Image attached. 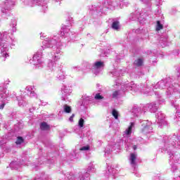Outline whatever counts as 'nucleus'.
Listing matches in <instances>:
<instances>
[{"label":"nucleus","instance_id":"412c9836","mask_svg":"<svg viewBox=\"0 0 180 180\" xmlns=\"http://www.w3.org/2000/svg\"><path fill=\"white\" fill-rule=\"evenodd\" d=\"M120 86H121L120 90H116L112 93V97L113 99H117L118 98H120L121 95H123V94H124L125 91H123V90H122V86L120 85Z\"/></svg>","mask_w":180,"mask_h":180},{"label":"nucleus","instance_id":"338daca9","mask_svg":"<svg viewBox=\"0 0 180 180\" xmlns=\"http://www.w3.org/2000/svg\"><path fill=\"white\" fill-rule=\"evenodd\" d=\"M127 147H129V145H127Z\"/></svg>","mask_w":180,"mask_h":180},{"label":"nucleus","instance_id":"a19ab883","mask_svg":"<svg viewBox=\"0 0 180 180\" xmlns=\"http://www.w3.org/2000/svg\"><path fill=\"white\" fill-rule=\"evenodd\" d=\"M112 77H120V73H119V70H115L111 72Z\"/></svg>","mask_w":180,"mask_h":180},{"label":"nucleus","instance_id":"4d7b16f0","mask_svg":"<svg viewBox=\"0 0 180 180\" xmlns=\"http://www.w3.org/2000/svg\"><path fill=\"white\" fill-rule=\"evenodd\" d=\"M41 105V106H46V105H47V102H42Z\"/></svg>","mask_w":180,"mask_h":180},{"label":"nucleus","instance_id":"ea45409f","mask_svg":"<svg viewBox=\"0 0 180 180\" xmlns=\"http://www.w3.org/2000/svg\"><path fill=\"white\" fill-rule=\"evenodd\" d=\"M163 25L161 24L160 21L157 22V26H156V30L158 32V30H161L162 29Z\"/></svg>","mask_w":180,"mask_h":180},{"label":"nucleus","instance_id":"4468645a","mask_svg":"<svg viewBox=\"0 0 180 180\" xmlns=\"http://www.w3.org/2000/svg\"><path fill=\"white\" fill-rule=\"evenodd\" d=\"M120 5V0H115V1H112V0H107V3H104L105 8H108V9H115L117 8Z\"/></svg>","mask_w":180,"mask_h":180},{"label":"nucleus","instance_id":"bf43d9fd","mask_svg":"<svg viewBox=\"0 0 180 180\" xmlns=\"http://www.w3.org/2000/svg\"><path fill=\"white\" fill-rule=\"evenodd\" d=\"M133 149H134V150H137V146H133Z\"/></svg>","mask_w":180,"mask_h":180},{"label":"nucleus","instance_id":"f257e3e1","mask_svg":"<svg viewBox=\"0 0 180 180\" xmlns=\"http://www.w3.org/2000/svg\"><path fill=\"white\" fill-rule=\"evenodd\" d=\"M164 140L165 147L169 156V162L170 165H172V171L174 175V180H180V166L179 168L177 169L176 165H174L179 162V155L172 152L174 148H179L180 136L178 137L176 135H173L172 136H169V139L165 137Z\"/></svg>","mask_w":180,"mask_h":180},{"label":"nucleus","instance_id":"cd10ccee","mask_svg":"<svg viewBox=\"0 0 180 180\" xmlns=\"http://www.w3.org/2000/svg\"><path fill=\"white\" fill-rule=\"evenodd\" d=\"M159 43L162 47H165L166 46H168L167 37L164 38L163 37H161Z\"/></svg>","mask_w":180,"mask_h":180},{"label":"nucleus","instance_id":"f8f14e48","mask_svg":"<svg viewBox=\"0 0 180 180\" xmlns=\"http://www.w3.org/2000/svg\"><path fill=\"white\" fill-rule=\"evenodd\" d=\"M25 5L29 6H34V5H41L43 9H47V4L44 2V0H25Z\"/></svg>","mask_w":180,"mask_h":180},{"label":"nucleus","instance_id":"a18cd8bd","mask_svg":"<svg viewBox=\"0 0 180 180\" xmlns=\"http://www.w3.org/2000/svg\"><path fill=\"white\" fill-rule=\"evenodd\" d=\"M79 150L80 151H88L89 150V146H83Z\"/></svg>","mask_w":180,"mask_h":180},{"label":"nucleus","instance_id":"8fccbe9b","mask_svg":"<svg viewBox=\"0 0 180 180\" xmlns=\"http://www.w3.org/2000/svg\"><path fill=\"white\" fill-rule=\"evenodd\" d=\"M74 117H75V114H72L70 118H69V121L70 122H74Z\"/></svg>","mask_w":180,"mask_h":180},{"label":"nucleus","instance_id":"de8ad7c7","mask_svg":"<svg viewBox=\"0 0 180 180\" xmlns=\"http://www.w3.org/2000/svg\"><path fill=\"white\" fill-rule=\"evenodd\" d=\"M135 33H136L137 34H140V33H143V30L139 28L135 30Z\"/></svg>","mask_w":180,"mask_h":180},{"label":"nucleus","instance_id":"6e6552de","mask_svg":"<svg viewBox=\"0 0 180 180\" xmlns=\"http://www.w3.org/2000/svg\"><path fill=\"white\" fill-rule=\"evenodd\" d=\"M72 91L71 90V87L68 86L67 85H63L61 88V100L64 102H71V99H70V95Z\"/></svg>","mask_w":180,"mask_h":180},{"label":"nucleus","instance_id":"864d4df0","mask_svg":"<svg viewBox=\"0 0 180 180\" xmlns=\"http://www.w3.org/2000/svg\"><path fill=\"white\" fill-rule=\"evenodd\" d=\"M4 118L2 117V115L0 114V126L3 123Z\"/></svg>","mask_w":180,"mask_h":180},{"label":"nucleus","instance_id":"5fc2aeb1","mask_svg":"<svg viewBox=\"0 0 180 180\" xmlns=\"http://www.w3.org/2000/svg\"><path fill=\"white\" fill-rule=\"evenodd\" d=\"M11 98H13V96H16V93L15 91H13L12 94L10 95Z\"/></svg>","mask_w":180,"mask_h":180},{"label":"nucleus","instance_id":"c85d7f7f","mask_svg":"<svg viewBox=\"0 0 180 180\" xmlns=\"http://www.w3.org/2000/svg\"><path fill=\"white\" fill-rule=\"evenodd\" d=\"M20 167V164L18 161H13L10 163L11 169H18Z\"/></svg>","mask_w":180,"mask_h":180},{"label":"nucleus","instance_id":"6ab92c4d","mask_svg":"<svg viewBox=\"0 0 180 180\" xmlns=\"http://www.w3.org/2000/svg\"><path fill=\"white\" fill-rule=\"evenodd\" d=\"M119 170L117 168H115V167H108V172L106 173L107 176H110V178H112V179H115V175L117 174Z\"/></svg>","mask_w":180,"mask_h":180},{"label":"nucleus","instance_id":"1a4fd4ad","mask_svg":"<svg viewBox=\"0 0 180 180\" xmlns=\"http://www.w3.org/2000/svg\"><path fill=\"white\" fill-rule=\"evenodd\" d=\"M141 123V131L143 134H148V133H151L153 131V123H151V122L148 120H143Z\"/></svg>","mask_w":180,"mask_h":180},{"label":"nucleus","instance_id":"473e14b6","mask_svg":"<svg viewBox=\"0 0 180 180\" xmlns=\"http://www.w3.org/2000/svg\"><path fill=\"white\" fill-rule=\"evenodd\" d=\"M16 25H17L16 20L15 19L11 20V23L10 24V26H11L13 32H16Z\"/></svg>","mask_w":180,"mask_h":180},{"label":"nucleus","instance_id":"69168bd1","mask_svg":"<svg viewBox=\"0 0 180 180\" xmlns=\"http://www.w3.org/2000/svg\"><path fill=\"white\" fill-rule=\"evenodd\" d=\"M111 151H113V149H111Z\"/></svg>","mask_w":180,"mask_h":180},{"label":"nucleus","instance_id":"72a5a7b5","mask_svg":"<svg viewBox=\"0 0 180 180\" xmlns=\"http://www.w3.org/2000/svg\"><path fill=\"white\" fill-rule=\"evenodd\" d=\"M34 86H27L25 88V91H27V95H30V93L34 91Z\"/></svg>","mask_w":180,"mask_h":180},{"label":"nucleus","instance_id":"2eb2a0df","mask_svg":"<svg viewBox=\"0 0 180 180\" xmlns=\"http://www.w3.org/2000/svg\"><path fill=\"white\" fill-rule=\"evenodd\" d=\"M71 28L68 25H63L62 27V30L60 31V36L61 37H71V32H70Z\"/></svg>","mask_w":180,"mask_h":180},{"label":"nucleus","instance_id":"4c0bfd02","mask_svg":"<svg viewBox=\"0 0 180 180\" xmlns=\"http://www.w3.org/2000/svg\"><path fill=\"white\" fill-rule=\"evenodd\" d=\"M112 115L115 117V119H116L117 120V119H119V112H117V110H112Z\"/></svg>","mask_w":180,"mask_h":180},{"label":"nucleus","instance_id":"39448f33","mask_svg":"<svg viewBox=\"0 0 180 180\" xmlns=\"http://www.w3.org/2000/svg\"><path fill=\"white\" fill-rule=\"evenodd\" d=\"M60 46H61L60 43V38L56 36H53L52 37L45 38L42 41L41 48L42 50H45L46 49L56 50L57 49H60Z\"/></svg>","mask_w":180,"mask_h":180},{"label":"nucleus","instance_id":"393cba45","mask_svg":"<svg viewBox=\"0 0 180 180\" xmlns=\"http://www.w3.org/2000/svg\"><path fill=\"white\" fill-rule=\"evenodd\" d=\"M57 65L56 64V62H53L51 60H49L48 61L47 70H49V71H54Z\"/></svg>","mask_w":180,"mask_h":180},{"label":"nucleus","instance_id":"ddd939ff","mask_svg":"<svg viewBox=\"0 0 180 180\" xmlns=\"http://www.w3.org/2000/svg\"><path fill=\"white\" fill-rule=\"evenodd\" d=\"M15 6V1L12 0H7L4 3V6L1 8L2 13H7L8 11H11Z\"/></svg>","mask_w":180,"mask_h":180},{"label":"nucleus","instance_id":"f03ea898","mask_svg":"<svg viewBox=\"0 0 180 180\" xmlns=\"http://www.w3.org/2000/svg\"><path fill=\"white\" fill-rule=\"evenodd\" d=\"M123 91V92H126V91H134V92H137L138 91H140L143 94H150L151 92V88L150 86L148 85H137L134 84V82H123L120 81V79H117L115 80V84L113 85L114 88L117 89L118 88H120Z\"/></svg>","mask_w":180,"mask_h":180},{"label":"nucleus","instance_id":"dca6fc26","mask_svg":"<svg viewBox=\"0 0 180 180\" xmlns=\"http://www.w3.org/2000/svg\"><path fill=\"white\" fill-rule=\"evenodd\" d=\"M135 126H136L135 122H130L129 126L124 131L123 136L129 137L130 136H131V133L133 132V130H134Z\"/></svg>","mask_w":180,"mask_h":180},{"label":"nucleus","instance_id":"58836bf2","mask_svg":"<svg viewBox=\"0 0 180 180\" xmlns=\"http://www.w3.org/2000/svg\"><path fill=\"white\" fill-rule=\"evenodd\" d=\"M30 96V98H34L35 99H37V98H39V96L37 95V94H36V92H34V90L30 93V94L28 95Z\"/></svg>","mask_w":180,"mask_h":180},{"label":"nucleus","instance_id":"603ef678","mask_svg":"<svg viewBox=\"0 0 180 180\" xmlns=\"http://www.w3.org/2000/svg\"><path fill=\"white\" fill-rule=\"evenodd\" d=\"M172 106H174L176 109H179V105H176L175 103H172Z\"/></svg>","mask_w":180,"mask_h":180},{"label":"nucleus","instance_id":"680f3d73","mask_svg":"<svg viewBox=\"0 0 180 180\" xmlns=\"http://www.w3.org/2000/svg\"><path fill=\"white\" fill-rule=\"evenodd\" d=\"M25 165V163H21V165Z\"/></svg>","mask_w":180,"mask_h":180},{"label":"nucleus","instance_id":"052dcab7","mask_svg":"<svg viewBox=\"0 0 180 180\" xmlns=\"http://www.w3.org/2000/svg\"><path fill=\"white\" fill-rule=\"evenodd\" d=\"M75 158H78V156H77V155H75Z\"/></svg>","mask_w":180,"mask_h":180},{"label":"nucleus","instance_id":"774afa93","mask_svg":"<svg viewBox=\"0 0 180 180\" xmlns=\"http://www.w3.org/2000/svg\"><path fill=\"white\" fill-rule=\"evenodd\" d=\"M56 1H58V0H56Z\"/></svg>","mask_w":180,"mask_h":180},{"label":"nucleus","instance_id":"c9c22d12","mask_svg":"<svg viewBox=\"0 0 180 180\" xmlns=\"http://www.w3.org/2000/svg\"><path fill=\"white\" fill-rule=\"evenodd\" d=\"M63 111L65 113H71V108L70 107V105H65L63 106Z\"/></svg>","mask_w":180,"mask_h":180},{"label":"nucleus","instance_id":"7ed1b4c3","mask_svg":"<svg viewBox=\"0 0 180 180\" xmlns=\"http://www.w3.org/2000/svg\"><path fill=\"white\" fill-rule=\"evenodd\" d=\"M15 44H16V39L8 35V32L0 33V53L1 58H2L3 61H5L9 57V53H8L9 51V46L13 48Z\"/></svg>","mask_w":180,"mask_h":180},{"label":"nucleus","instance_id":"20e7f679","mask_svg":"<svg viewBox=\"0 0 180 180\" xmlns=\"http://www.w3.org/2000/svg\"><path fill=\"white\" fill-rule=\"evenodd\" d=\"M91 172H95V165L94 163L89 164L87 170L84 173H79L75 176H72V173H68L65 180H85V178H89Z\"/></svg>","mask_w":180,"mask_h":180},{"label":"nucleus","instance_id":"e433bc0d","mask_svg":"<svg viewBox=\"0 0 180 180\" xmlns=\"http://www.w3.org/2000/svg\"><path fill=\"white\" fill-rule=\"evenodd\" d=\"M23 141H25V139H23V138L21 136H18L17 137V141H15V143L17 144V146H19L22 144Z\"/></svg>","mask_w":180,"mask_h":180},{"label":"nucleus","instance_id":"13d9d810","mask_svg":"<svg viewBox=\"0 0 180 180\" xmlns=\"http://www.w3.org/2000/svg\"><path fill=\"white\" fill-rule=\"evenodd\" d=\"M9 82H11V81H9V80L6 81V85H9Z\"/></svg>","mask_w":180,"mask_h":180},{"label":"nucleus","instance_id":"bb28decb","mask_svg":"<svg viewBox=\"0 0 180 180\" xmlns=\"http://www.w3.org/2000/svg\"><path fill=\"white\" fill-rule=\"evenodd\" d=\"M56 78L59 79V81H63V79H65V73L63 72L61 70L58 71V75H56Z\"/></svg>","mask_w":180,"mask_h":180},{"label":"nucleus","instance_id":"49530a36","mask_svg":"<svg viewBox=\"0 0 180 180\" xmlns=\"http://www.w3.org/2000/svg\"><path fill=\"white\" fill-rule=\"evenodd\" d=\"M84 119L81 118L79 120V127H84Z\"/></svg>","mask_w":180,"mask_h":180},{"label":"nucleus","instance_id":"aec40b11","mask_svg":"<svg viewBox=\"0 0 180 180\" xmlns=\"http://www.w3.org/2000/svg\"><path fill=\"white\" fill-rule=\"evenodd\" d=\"M141 110H141V108L137 105H134L131 110L132 116H134V117H139V116L141 115Z\"/></svg>","mask_w":180,"mask_h":180},{"label":"nucleus","instance_id":"2f4dec72","mask_svg":"<svg viewBox=\"0 0 180 180\" xmlns=\"http://www.w3.org/2000/svg\"><path fill=\"white\" fill-rule=\"evenodd\" d=\"M8 143V138H6V136H3L0 138V147H2L4 144H6Z\"/></svg>","mask_w":180,"mask_h":180},{"label":"nucleus","instance_id":"b1692460","mask_svg":"<svg viewBox=\"0 0 180 180\" xmlns=\"http://www.w3.org/2000/svg\"><path fill=\"white\" fill-rule=\"evenodd\" d=\"M53 60L55 61H58L61 58V50L59 49H56V51L54 53V56L52 57Z\"/></svg>","mask_w":180,"mask_h":180},{"label":"nucleus","instance_id":"f3484780","mask_svg":"<svg viewBox=\"0 0 180 180\" xmlns=\"http://www.w3.org/2000/svg\"><path fill=\"white\" fill-rule=\"evenodd\" d=\"M155 117L157 119V122L160 124V126L167 124V122L165 121V115H164V113L159 112L156 114Z\"/></svg>","mask_w":180,"mask_h":180},{"label":"nucleus","instance_id":"5701e85b","mask_svg":"<svg viewBox=\"0 0 180 180\" xmlns=\"http://www.w3.org/2000/svg\"><path fill=\"white\" fill-rule=\"evenodd\" d=\"M136 160H137V154L131 153L129 157V162L131 167H136Z\"/></svg>","mask_w":180,"mask_h":180},{"label":"nucleus","instance_id":"423d86ee","mask_svg":"<svg viewBox=\"0 0 180 180\" xmlns=\"http://www.w3.org/2000/svg\"><path fill=\"white\" fill-rule=\"evenodd\" d=\"M43 51H44V50L41 48L39 49L32 57V63L36 68H41L44 64V60H43Z\"/></svg>","mask_w":180,"mask_h":180},{"label":"nucleus","instance_id":"0eeeda50","mask_svg":"<svg viewBox=\"0 0 180 180\" xmlns=\"http://www.w3.org/2000/svg\"><path fill=\"white\" fill-rule=\"evenodd\" d=\"M9 96V91L4 86H0V110H3L6 105V98Z\"/></svg>","mask_w":180,"mask_h":180},{"label":"nucleus","instance_id":"a211bd4d","mask_svg":"<svg viewBox=\"0 0 180 180\" xmlns=\"http://www.w3.org/2000/svg\"><path fill=\"white\" fill-rule=\"evenodd\" d=\"M130 20H141L143 17H141V13L140 10H136L134 13H131L129 16Z\"/></svg>","mask_w":180,"mask_h":180},{"label":"nucleus","instance_id":"6e6d98bb","mask_svg":"<svg viewBox=\"0 0 180 180\" xmlns=\"http://www.w3.org/2000/svg\"><path fill=\"white\" fill-rule=\"evenodd\" d=\"M72 70H79V67L73 66V67L72 68Z\"/></svg>","mask_w":180,"mask_h":180},{"label":"nucleus","instance_id":"4be33fe9","mask_svg":"<svg viewBox=\"0 0 180 180\" xmlns=\"http://www.w3.org/2000/svg\"><path fill=\"white\" fill-rule=\"evenodd\" d=\"M90 101H92V97L89 96H82V106H86V105L89 104Z\"/></svg>","mask_w":180,"mask_h":180},{"label":"nucleus","instance_id":"f704fd0d","mask_svg":"<svg viewBox=\"0 0 180 180\" xmlns=\"http://www.w3.org/2000/svg\"><path fill=\"white\" fill-rule=\"evenodd\" d=\"M134 65L137 67L143 65V58H138L136 60L134 61Z\"/></svg>","mask_w":180,"mask_h":180},{"label":"nucleus","instance_id":"9b49d317","mask_svg":"<svg viewBox=\"0 0 180 180\" xmlns=\"http://www.w3.org/2000/svg\"><path fill=\"white\" fill-rule=\"evenodd\" d=\"M148 110H149L150 113H155V112L158 110V104L157 102H152L143 106L142 112H143V113H146Z\"/></svg>","mask_w":180,"mask_h":180},{"label":"nucleus","instance_id":"9d476101","mask_svg":"<svg viewBox=\"0 0 180 180\" xmlns=\"http://www.w3.org/2000/svg\"><path fill=\"white\" fill-rule=\"evenodd\" d=\"M103 67H105V63L102 61H96L91 67V72L95 75H98L102 72V70H103Z\"/></svg>","mask_w":180,"mask_h":180},{"label":"nucleus","instance_id":"09e8293b","mask_svg":"<svg viewBox=\"0 0 180 180\" xmlns=\"http://www.w3.org/2000/svg\"><path fill=\"white\" fill-rule=\"evenodd\" d=\"M110 153V146L107 147V150H105V154H109Z\"/></svg>","mask_w":180,"mask_h":180},{"label":"nucleus","instance_id":"c03bdc74","mask_svg":"<svg viewBox=\"0 0 180 180\" xmlns=\"http://www.w3.org/2000/svg\"><path fill=\"white\" fill-rule=\"evenodd\" d=\"M85 67H86V70H91V71H92V65L91 63H86Z\"/></svg>","mask_w":180,"mask_h":180},{"label":"nucleus","instance_id":"e2e57ef3","mask_svg":"<svg viewBox=\"0 0 180 180\" xmlns=\"http://www.w3.org/2000/svg\"><path fill=\"white\" fill-rule=\"evenodd\" d=\"M174 85H176V86H178V84H175V83H174Z\"/></svg>","mask_w":180,"mask_h":180},{"label":"nucleus","instance_id":"3c124183","mask_svg":"<svg viewBox=\"0 0 180 180\" xmlns=\"http://www.w3.org/2000/svg\"><path fill=\"white\" fill-rule=\"evenodd\" d=\"M40 37H41V39H44V37H46V34L43 33V32H41L40 33Z\"/></svg>","mask_w":180,"mask_h":180},{"label":"nucleus","instance_id":"37998d69","mask_svg":"<svg viewBox=\"0 0 180 180\" xmlns=\"http://www.w3.org/2000/svg\"><path fill=\"white\" fill-rule=\"evenodd\" d=\"M156 103H158V105H164V103H165V100L163 98H160L158 102H156Z\"/></svg>","mask_w":180,"mask_h":180},{"label":"nucleus","instance_id":"7c9ffc66","mask_svg":"<svg viewBox=\"0 0 180 180\" xmlns=\"http://www.w3.org/2000/svg\"><path fill=\"white\" fill-rule=\"evenodd\" d=\"M41 130H50V125L46 124V122H44L40 124Z\"/></svg>","mask_w":180,"mask_h":180},{"label":"nucleus","instance_id":"a878e982","mask_svg":"<svg viewBox=\"0 0 180 180\" xmlns=\"http://www.w3.org/2000/svg\"><path fill=\"white\" fill-rule=\"evenodd\" d=\"M16 99L18 101L19 106H25L26 105V98L25 96H17Z\"/></svg>","mask_w":180,"mask_h":180},{"label":"nucleus","instance_id":"0e129e2a","mask_svg":"<svg viewBox=\"0 0 180 180\" xmlns=\"http://www.w3.org/2000/svg\"><path fill=\"white\" fill-rule=\"evenodd\" d=\"M30 112H32V109H30Z\"/></svg>","mask_w":180,"mask_h":180},{"label":"nucleus","instance_id":"c756f323","mask_svg":"<svg viewBox=\"0 0 180 180\" xmlns=\"http://www.w3.org/2000/svg\"><path fill=\"white\" fill-rule=\"evenodd\" d=\"M112 29L114 30H120V23L118 21H114L112 24Z\"/></svg>","mask_w":180,"mask_h":180},{"label":"nucleus","instance_id":"79ce46f5","mask_svg":"<svg viewBox=\"0 0 180 180\" xmlns=\"http://www.w3.org/2000/svg\"><path fill=\"white\" fill-rule=\"evenodd\" d=\"M94 98L96 101H101V99H103V96H101V94H96Z\"/></svg>","mask_w":180,"mask_h":180}]
</instances>
